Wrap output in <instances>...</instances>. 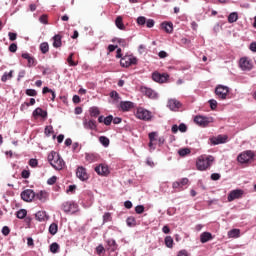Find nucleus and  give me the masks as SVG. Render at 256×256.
I'll return each instance as SVG.
<instances>
[{"mask_svg":"<svg viewBox=\"0 0 256 256\" xmlns=\"http://www.w3.org/2000/svg\"><path fill=\"white\" fill-rule=\"evenodd\" d=\"M210 141H211L212 145H221V143L227 142V136L219 135L217 137L210 139Z\"/></svg>","mask_w":256,"mask_h":256,"instance_id":"nucleus-21","label":"nucleus"},{"mask_svg":"<svg viewBox=\"0 0 256 256\" xmlns=\"http://www.w3.org/2000/svg\"><path fill=\"white\" fill-rule=\"evenodd\" d=\"M241 197H243V190H240V189L232 190L228 194V201L229 203H231V201H235V199H241Z\"/></svg>","mask_w":256,"mask_h":256,"instance_id":"nucleus-17","label":"nucleus"},{"mask_svg":"<svg viewBox=\"0 0 256 256\" xmlns=\"http://www.w3.org/2000/svg\"><path fill=\"white\" fill-rule=\"evenodd\" d=\"M16 216L18 219H25L27 217V210L25 209H20L17 213Z\"/></svg>","mask_w":256,"mask_h":256,"instance_id":"nucleus-38","label":"nucleus"},{"mask_svg":"<svg viewBox=\"0 0 256 256\" xmlns=\"http://www.w3.org/2000/svg\"><path fill=\"white\" fill-rule=\"evenodd\" d=\"M135 211L138 215H141L142 213L145 212V206L143 205H138L135 207Z\"/></svg>","mask_w":256,"mask_h":256,"instance_id":"nucleus-48","label":"nucleus"},{"mask_svg":"<svg viewBox=\"0 0 256 256\" xmlns=\"http://www.w3.org/2000/svg\"><path fill=\"white\" fill-rule=\"evenodd\" d=\"M76 177H78L80 181H87V179H89L87 169H85L83 166L78 167L76 171Z\"/></svg>","mask_w":256,"mask_h":256,"instance_id":"nucleus-16","label":"nucleus"},{"mask_svg":"<svg viewBox=\"0 0 256 256\" xmlns=\"http://www.w3.org/2000/svg\"><path fill=\"white\" fill-rule=\"evenodd\" d=\"M140 91H141V93L146 95V97H148L149 99H157V92H155V90H153L151 88H147L145 86H142L140 88Z\"/></svg>","mask_w":256,"mask_h":256,"instance_id":"nucleus-15","label":"nucleus"},{"mask_svg":"<svg viewBox=\"0 0 256 256\" xmlns=\"http://www.w3.org/2000/svg\"><path fill=\"white\" fill-rule=\"evenodd\" d=\"M52 39H53V47H55V49H59V47L63 45V43L61 42L62 36L60 34H56Z\"/></svg>","mask_w":256,"mask_h":256,"instance_id":"nucleus-24","label":"nucleus"},{"mask_svg":"<svg viewBox=\"0 0 256 256\" xmlns=\"http://www.w3.org/2000/svg\"><path fill=\"white\" fill-rule=\"evenodd\" d=\"M111 123H113V115L104 118V125L109 126Z\"/></svg>","mask_w":256,"mask_h":256,"instance_id":"nucleus-46","label":"nucleus"},{"mask_svg":"<svg viewBox=\"0 0 256 256\" xmlns=\"http://www.w3.org/2000/svg\"><path fill=\"white\" fill-rule=\"evenodd\" d=\"M215 158L213 156H200L196 161L198 171H207L213 165Z\"/></svg>","mask_w":256,"mask_h":256,"instance_id":"nucleus-2","label":"nucleus"},{"mask_svg":"<svg viewBox=\"0 0 256 256\" xmlns=\"http://www.w3.org/2000/svg\"><path fill=\"white\" fill-rule=\"evenodd\" d=\"M135 117L141 121H151V119H153V114L145 108H137Z\"/></svg>","mask_w":256,"mask_h":256,"instance_id":"nucleus-3","label":"nucleus"},{"mask_svg":"<svg viewBox=\"0 0 256 256\" xmlns=\"http://www.w3.org/2000/svg\"><path fill=\"white\" fill-rule=\"evenodd\" d=\"M29 165H30V167L35 168V167H37V165H39V162L37 161V159L32 158L29 160Z\"/></svg>","mask_w":256,"mask_h":256,"instance_id":"nucleus-58","label":"nucleus"},{"mask_svg":"<svg viewBox=\"0 0 256 256\" xmlns=\"http://www.w3.org/2000/svg\"><path fill=\"white\" fill-rule=\"evenodd\" d=\"M8 79H13V70H11L10 72H5L2 77H1V81L3 83H7Z\"/></svg>","mask_w":256,"mask_h":256,"instance_id":"nucleus-34","label":"nucleus"},{"mask_svg":"<svg viewBox=\"0 0 256 256\" xmlns=\"http://www.w3.org/2000/svg\"><path fill=\"white\" fill-rule=\"evenodd\" d=\"M209 105H210V109H212V111H215V109H217V100L215 99L209 100Z\"/></svg>","mask_w":256,"mask_h":256,"instance_id":"nucleus-50","label":"nucleus"},{"mask_svg":"<svg viewBox=\"0 0 256 256\" xmlns=\"http://www.w3.org/2000/svg\"><path fill=\"white\" fill-rule=\"evenodd\" d=\"M39 49L43 55H46V53H49V43H41Z\"/></svg>","mask_w":256,"mask_h":256,"instance_id":"nucleus-32","label":"nucleus"},{"mask_svg":"<svg viewBox=\"0 0 256 256\" xmlns=\"http://www.w3.org/2000/svg\"><path fill=\"white\" fill-rule=\"evenodd\" d=\"M120 65L122 67H131V65H137V58L134 56H124L120 60Z\"/></svg>","mask_w":256,"mask_h":256,"instance_id":"nucleus-8","label":"nucleus"},{"mask_svg":"<svg viewBox=\"0 0 256 256\" xmlns=\"http://www.w3.org/2000/svg\"><path fill=\"white\" fill-rule=\"evenodd\" d=\"M191 153V150L189 148H182L178 151V154L180 157H185Z\"/></svg>","mask_w":256,"mask_h":256,"instance_id":"nucleus-41","label":"nucleus"},{"mask_svg":"<svg viewBox=\"0 0 256 256\" xmlns=\"http://www.w3.org/2000/svg\"><path fill=\"white\" fill-rule=\"evenodd\" d=\"M35 217L37 221H45L47 219V213L45 211H38Z\"/></svg>","mask_w":256,"mask_h":256,"instance_id":"nucleus-31","label":"nucleus"},{"mask_svg":"<svg viewBox=\"0 0 256 256\" xmlns=\"http://www.w3.org/2000/svg\"><path fill=\"white\" fill-rule=\"evenodd\" d=\"M33 117H42V119H45V117H47V111L38 107L33 111Z\"/></svg>","mask_w":256,"mask_h":256,"instance_id":"nucleus-25","label":"nucleus"},{"mask_svg":"<svg viewBox=\"0 0 256 256\" xmlns=\"http://www.w3.org/2000/svg\"><path fill=\"white\" fill-rule=\"evenodd\" d=\"M126 223L128 227H135V225L137 224V221L135 220L134 217H128L126 220Z\"/></svg>","mask_w":256,"mask_h":256,"instance_id":"nucleus-42","label":"nucleus"},{"mask_svg":"<svg viewBox=\"0 0 256 256\" xmlns=\"http://www.w3.org/2000/svg\"><path fill=\"white\" fill-rule=\"evenodd\" d=\"M89 111H90L91 117H99V115L101 113V111H99L98 107H91Z\"/></svg>","mask_w":256,"mask_h":256,"instance_id":"nucleus-36","label":"nucleus"},{"mask_svg":"<svg viewBox=\"0 0 256 256\" xmlns=\"http://www.w3.org/2000/svg\"><path fill=\"white\" fill-rule=\"evenodd\" d=\"M113 217H111L110 212H106L103 215V223H109V221H112Z\"/></svg>","mask_w":256,"mask_h":256,"instance_id":"nucleus-43","label":"nucleus"},{"mask_svg":"<svg viewBox=\"0 0 256 256\" xmlns=\"http://www.w3.org/2000/svg\"><path fill=\"white\" fill-rule=\"evenodd\" d=\"M239 235H241V230H239V229H232L228 232V237L233 238V239H237V237H239Z\"/></svg>","mask_w":256,"mask_h":256,"instance_id":"nucleus-30","label":"nucleus"},{"mask_svg":"<svg viewBox=\"0 0 256 256\" xmlns=\"http://www.w3.org/2000/svg\"><path fill=\"white\" fill-rule=\"evenodd\" d=\"M137 23L138 25H145L147 23V18L144 16H140L137 18Z\"/></svg>","mask_w":256,"mask_h":256,"instance_id":"nucleus-51","label":"nucleus"},{"mask_svg":"<svg viewBox=\"0 0 256 256\" xmlns=\"http://www.w3.org/2000/svg\"><path fill=\"white\" fill-rule=\"evenodd\" d=\"M152 79L153 81H155L156 83H166L167 79H169V75L167 74H161L159 72H154L152 74Z\"/></svg>","mask_w":256,"mask_h":256,"instance_id":"nucleus-13","label":"nucleus"},{"mask_svg":"<svg viewBox=\"0 0 256 256\" xmlns=\"http://www.w3.org/2000/svg\"><path fill=\"white\" fill-rule=\"evenodd\" d=\"M104 252H105V247H103V244L98 245L96 248L97 255H103Z\"/></svg>","mask_w":256,"mask_h":256,"instance_id":"nucleus-49","label":"nucleus"},{"mask_svg":"<svg viewBox=\"0 0 256 256\" xmlns=\"http://www.w3.org/2000/svg\"><path fill=\"white\" fill-rule=\"evenodd\" d=\"M95 172L97 175H100L101 177H107L111 171L109 170V166L107 164H100L95 167Z\"/></svg>","mask_w":256,"mask_h":256,"instance_id":"nucleus-9","label":"nucleus"},{"mask_svg":"<svg viewBox=\"0 0 256 256\" xmlns=\"http://www.w3.org/2000/svg\"><path fill=\"white\" fill-rule=\"evenodd\" d=\"M39 21L43 25H49V16L47 14H43L39 17Z\"/></svg>","mask_w":256,"mask_h":256,"instance_id":"nucleus-39","label":"nucleus"},{"mask_svg":"<svg viewBox=\"0 0 256 256\" xmlns=\"http://www.w3.org/2000/svg\"><path fill=\"white\" fill-rule=\"evenodd\" d=\"M178 131H180L181 133H187V125H185V123H181L178 126Z\"/></svg>","mask_w":256,"mask_h":256,"instance_id":"nucleus-52","label":"nucleus"},{"mask_svg":"<svg viewBox=\"0 0 256 256\" xmlns=\"http://www.w3.org/2000/svg\"><path fill=\"white\" fill-rule=\"evenodd\" d=\"M48 162L50 163L51 167H53V169H56V171L65 169V160H63L59 153L55 151H52L48 154Z\"/></svg>","mask_w":256,"mask_h":256,"instance_id":"nucleus-1","label":"nucleus"},{"mask_svg":"<svg viewBox=\"0 0 256 256\" xmlns=\"http://www.w3.org/2000/svg\"><path fill=\"white\" fill-rule=\"evenodd\" d=\"M83 126H84V129H90L91 131H95V129H97V121L95 120H87L85 119L83 121Z\"/></svg>","mask_w":256,"mask_h":256,"instance_id":"nucleus-19","label":"nucleus"},{"mask_svg":"<svg viewBox=\"0 0 256 256\" xmlns=\"http://www.w3.org/2000/svg\"><path fill=\"white\" fill-rule=\"evenodd\" d=\"M211 179H212V181H219V179H221V174L213 173V174H211Z\"/></svg>","mask_w":256,"mask_h":256,"instance_id":"nucleus-60","label":"nucleus"},{"mask_svg":"<svg viewBox=\"0 0 256 256\" xmlns=\"http://www.w3.org/2000/svg\"><path fill=\"white\" fill-rule=\"evenodd\" d=\"M253 157H255L253 151L247 150L238 155L237 161L238 163H241V165H245L247 163H250Z\"/></svg>","mask_w":256,"mask_h":256,"instance_id":"nucleus-4","label":"nucleus"},{"mask_svg":"<svg viewBox=\"0 0 256 256\" xmlns=\"http://www.w3.org/2000/svg\"><path fill=\"white\" fill-rule=\"evenodd\" d=\"M107 245H108V251H111V253H115L117 250V242L113 239L107 240Z\"/></svg>","mask_w":256,"mask_h":256,"instance_id":"nucleus-26","label":"nucleus"},{"mask_svg":"<svg viewBox=\"0 0 256 256\" xmlns=\"http://www.w3.org/2000/svg\"><path fill=\"white\" fill-rule=\"evenodd\" d=\"M21 176L23 179H29V177L31 176V172H29L28 170H23Z\"/></svg>","mask_w":256,"mask_h":256,"instance_id":"nucleus-57","label":"nucleus"},{"mask_svg":"<svg viewBox=\"0 0 256 256\" xmlns=\"http://www.w3.org/2000/svg\"><path fill=\"white\" fill-rule=\"evenodd\" d=\"M44 133L45 135H51L53 133V126H46Z\"/></svg>","mask_w":256,"mask_h":256,"instance_id":"nucleus-61","label":"nucleus"},{"mask_svg":"<svg viewBox=\"0 0 256 256\" xmlns=\"http://www.w3.org/2000/svg\"><path fill=\"white\" fill-rule=\"evenodd\" d=\"M21 199L23 201H26V203H31L33 199H35V191L32 189H26L21 193Z\"/></svg>","mask_w":256,"mask_h":256,"instance_id":"nucleus-10","label":"nucleus"},{"mask_svg":"<svg viewBox=\"0 0 256 256\" xmlns=\"http://www.w3.org/2000/svg\"><path fill=\"white\" fill-rule=\"evenodd\" d=\"M48 197L49 195L47 194L46 191H40L39 193L35 194L34 199H37L38 201L45 203Z\"/></svg>","mask_w":256,"mask_h":256,"instance_id":"nucleus-23","label":"nucleus"},{"mask_svg":"<svg viewBox=\"0 0 256 256\" xmlns=\"http://www.w3.org/2000/svg\"><path fill=\"white\" fill-rule=\"evenodd\" d=\"M62 211L64 213H77L79 211V205H77L75 202H64L61 206Z\"/></svg>","mask_w":256,"mask_h":256,"instance_id":"nucleus-6","label":"nucleus"},{"mask_svg":"<svg viewBox=\"0 0 256 256\" xmlns=\"http://www.w3.org/2000/svg\"><path fill=\"white\" fill-rule=\"evenodd\" d=\"M22 59H26L28 62V67H35L37 65V61L35 60V57L31 56L29 53H23Z\"/></svg>","mask_w":256,"mask_h":256,"instance_id":"nucleus-18","label":"nucleus"},{"mask_svg":"<svg viewBox=\"0 0 256 256\" xmlns=\"http://www.w3.org/2000/svg\"><path fill=\"white\" fill-rule=\"evenodd\" d=\"M135 107V104L131 101H121L120 102V109L121 111H131Z\"/></svg>","mask_w":256,"mask_h":256,"instance_id":"nucleus-20","label":"nucleus"},{"mask_svg":"<svg viewBox=\"0 0 256 256\" xmlns=\"http://www.w3.org/2000/svg\"><path fill=\"white\" fill-rule=\"evenodd\" d=\"M57 231H59V226L57 223H52L49 227L50 235H57Z\"/></svg>","mask_w":256,"mask_h":256,"instance_id":"nucleus-35","label":"nucleus"},{"mask_svg":"<svg viewBox=\"0 0 256 256\" xmlns=\"http://www.w3.org/2000/svg\"><path fill=\"white\" fill-rule=\"evenodd\" d=\"M9 233H11V230L7 226H4L2 228V234L5 235V237H7V235H9Z\"/></svg>","mask_w":256,"mask_h":256,"instance_id":"nucleus-63","label":"nucleus"},{"mask_svg":"<svg viewBox=\"0 0 256 256\" xmlns=\"http://www.w3.org/2000/svg\"><path fill=\"white\" fill-rule=\"evenodd\" d=\"M159 136V134L157 132H150L148 134V138H149V144L148 147H150V149H155V147H153V143H155V141H158L157 137Z\"/></svg>","mask_w":256,"mask_h":256,"instance_id":"nucleus-22","label":"nucleus"},{"mask_svg":"<svg viewBox=\"0 0 256 256\" xmlns=\"http://www.w3.org/2000/svg\"><path fill=\"white\" fill-rule=\"evenodd\" d=\"M50 251L51 253H57L59 251V244L57 242H54L50 245Z\"/></svg>","mask_w":256,"mask_h":256,"instance_id":"nucleus-45","label":"nucleus"},{"mask_svg":"<svg viewBox=\"0 0 256 256\" xmlns=\"http://www.w3.org/2000/svg\"><path fill=\"white\" fill-rule=\"evenodd\" d=\"M25 75H27V72L25 70H21L19 73H18V78H17V81H21V79H23L25 77Z\"/></svg>","mask_w":256,"mask_h":256,"instance_id":"nucleus-59","label":"nucleus"},{"mask_svg":"<svg viewBox=\"0 0 256 256\" xmlns=\"http://www.w3.org/2000/svg\"><path fill=\"white\" fill-rule=\"evenodd\" d=\"M55 183H57V176H52L47 180L48 185H55Z\"/></svg>","mask_w":256,"mask_h":256,"instance_id":"nucleus-56","label":"nucleus"},{"mask_svg":"<svg viewBox=\"0 0 256 256\" xmlns=\"http://www.w3.org/2000/svg\"><path fill=\"white\" fill-rule=\"evenodd\" d=\"M85 159H86V161H88V163H93V161H95V155L86 154Z\"/></svg>","mask_w":256,"mask_h":256,"instance_id":"nucleus-53","label":"nucleus"},{"mask_svg":"<svg viewBox=\"0 0 256 256\" xmlns=\"http://www.w3.org/2000/svg\"><path fill=\"white\" fill-rule=\"evenodd\" d=\"M110 97H111V99H114V101H118V99H120L119 93L117 91H112L110 93Z\"/></svg>","mask_w":256,"mask_h":256,"instance_id":"nucleus-54","label":"nucleus"},{"mask_svg":"<svg viewBox=\"0 0 256 256\" xmlns=\"http://www.w3.org/2000/svg\"><path fill=\"white\" fill-rule=\"evenodd\" d=\"M238 19H239V14H237V12H232L228 16V23H236Z\"/></svg>","mask_w":256,"mask_h":256,"instance_id":"nucleus-33","label":"nucleus"},{"mask_svg":"<svg viewBox=\"0 0 256 256\" xmlns=\"http://www.w3.org/2000/svg\"><path fill=\"white\" fill-rule=\"evenodd\" d=\"M194 123H196V125H199V127H209V123H213V118L198 115L195 116Z\"/></svg>","mask_w":256,"mask_h":256,"instance_id":"nucleus-5","label":"nucleus"},{"mask_svg":"<svg viewBox=\"0 0 256 256\" xmlns=\"http://www.w3.org/2000/svg\"><path fill=\"white\" fill-rule=\"evenodd\" d=\"M211 239H213V235L209 232H204L200 235L201 243H207L208 241H211Z\"/></svg>","mask_w":256,"mask_h":256,"instance_id":"nucleus-27","label":"nucleus"},{"mask_svg":"<svg viewBox=\"0 0 256 256\" xmlns=\"http://www.w3.org/2000/svg\"><path fill=\"white\" fill-rule=\"evenodd\" d=\"M99 141L101 143V145H103L104 147H109V138L105 137V136H100L99 137Z\"/></svg>","mask_w":256,"mask_h":256,"instance_id":"nucleus-40","label":"nucleus"},{"mask_svg":"<svg viewBox=\"0 0 256 256\" xmlns=\"http://www.w3.org/2000/svg\"><path fill=\"white\" fill-rule=\"evenodd\" d=\"M161 27L166 33H173V23L164 22L161 24Z\"/></svg>","mask_w":256,"mask_h":256,"instance_id":"nucleus-28","label":"nucleus"},{"mask_svg":"<svg viewBox=\"0 0 256 256\" xmlns=\"http://www.w3.org/2000/svg\"><path fill=\"white\" fill-rule=\"evenodd\" d=\"M240 69L242 71H251L253 69V65L251 64V61L247 57H243L239 61Z\"/></svg>","mask_w":256,"mask_h":256,"instance_id":"nucleus-12","label":"nucleus"},{"mask_svg":"<svg viewBox=\"0 0 256 256\" xmlns=\"http://www.w3.org/2000/svg\"><path fill=\"white\" fill-rule=\"evenodd\" d=\"M155 26V20H153V19H148L147 21H146V27H148V29H151V28H153Z\"/></svg>","mask_w":256,"mask_h":256,"instance_id":"nucleus-55","label":"nucleus"},{"mask_svg":"<svg viewBox=\"0 0 256 256\" xmlns=\"http://www.w3.org/2000/svg\"><path fill=\"white\" fill-rule=\"evenodd\" d=\"M189 184L188 178H182L180 181H176L172 183V189L175 191H183L184 187Z\"/></svg>","mask_w":256,"mask_h":256,"instance_id":"nucleus-11","label":"nucleus"},{"mask_svg":"<svg viewBox=\"0 0 256 256\" xmlns=\"http://www.w3.org/2000/svg\"><path fill=\"white\" fill-rule=\"evenodd\" d=\"M165 245H166V247H168L169 249H173V237H171V236H166V237H165Z\"/></svg>","mask_w":256,"mask_h":256,"instance_id":"nucleus-37","label":"nucleus"},{"mask_svg":"<svg viewBox=\"0 0 256 256\" xmlns=\"http://www.w3.org/2000/svg\"><path fill=\"white\" fill-rule=\"evenodd\" d=\"M67 62L70 65V67H77V63L75 61H73V53H71L68 58H67Z\"/></svg>","mask_w":256,"mask_h":256,"instance_id":"nucleus-44","label":"nucleus"},{"mask_svg":"<svg viewBox=\"0 0 256 256\" xmlns=\"http://www.w3.org/2000/svg\"><path fill=\"white\" fill-rule=\"evenodd\" d=\"M215 95H217L218 99H227V95H229V87L218 85L215 88Z\"/></svg>","mask_w":256,"mask_h":256,"instance_id":"nucleus-7","label":"nucleus"},{"mask_svg":"<svg viewBox=\"0 0 256 256\" xmlns=\"http://www.w3.org/2000/svg\"><path fill=\"white\" fill-rule=\"evenodd\" d=\"M26 95H28V97H37V91L35 89H27Z\"/></svg>","mask_w":256,"mask_h":256,"instance_id":"nucleus-47","label":"nucleus"},{"mask_svg":"<svg viewBox=\"0 0 256 256\" xmlns=\"http://www.w3.org/2000/svg\"><path fill=\"white\" fill-rule=\"evenodd\" d=\"M115 25L118 27L121 31H125V24H123V17L118 16L115 20Z\"/></svg>","mask_w":256,"mask_h":256,"instance_id":"nucleus-29","label":"nucleus"},{"mask_svg":"<svg viewBox=\"0 0 256 256\" xmlns=\"http://www.w3.org/2000/svg\"><path fill=\"white\" fill-rule=\"evenodd\" d=\"M167 107L170 111H179L181 109L182 104L177 99L168 100Z\"/></svg>","mask_w":256,"mask_h":256,"instance_id":"nucleus-14","label":"nucleus"},{"mask_svg":"<svg viewBox=\"0 0 256 256\" xmlns=\"http://www.w3.org/2000/svg\"><path fill=\"white\" fill-rule=\"evenodd\" d=\"M9 51H10V53H16L17 52V45L15 43H12L9 46Z\"/></svg>","mask_w":256,"mask_h":256,"instance_id":"nucleus-62","label":"nucleus"},{"mask_svg":"<svg viewBox=\"0 0 256 256\" xmlns=\"http://www.w3.org/2000/svg\"><path fill=\"white\" fill-rule=\"evenodd\" d=\"M8 36L10 41H15L17 39V33L9 32Z\"/></svg>","mask_w":256,"mask_h":256,"instance_id":"nucleus-64","label":"nucleus"}]
</instances>
